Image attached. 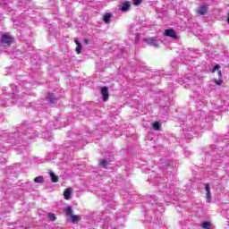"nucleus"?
I'll return each instance as SVG.
<instances>
[{
    "instance_id": "f257e3e1",
    "label": "nucleus",
    "mask_w": 229,
    "mask_h": 229,
    "mask_svg": "<svg viewBox=\"0 0 229 229\" xmlns=\"http://www.w3.org/2000/svg\"><path fill=\"white\" fill-rule=\"evenodd\" d=\"M180 85H183L185 89H191L193 85H196V79L194 76L187 74L185 77L178 80Z\"/></svg>"
},
{
    "instance_id": "f03ea898",
    "label": "nucleus",
    "mask_w": 229,
    "mask_h": 229,
    "mask_svg": "<svg viewBox=\"0 0 229 229\" xmlns=\"http://www.w3.org/2000/svg\"><path fill=\"white\" fill-rule=\"evenodd\" d=\"M211 149L213 150V155L215 157L217 155L218 157H223L224 155H227L229 157V152L226 148L223 147V144L218 143L217 145H213L211 147Z\"/></svg>"
},
{
    "instance_id": "7ed1b4c3",
    "label": "nucleus",
    "mask_w": 229,
    "mask_h": 229,
    "mask_svg": "<svg viewBox=\"0 0 229 229\" xmlns=\"http://www.w3.org/2000/svg\"><path fill=\"white\" fill-rule=\"evenodd\" d=\"M158 191L159 192H165L168 198H173V188H167V185L165 183H159Z\"/></svg>"
},
{
    "instance_id": "20e7f679",
    "label": "nucleus",
    "mask_w": 229,
    "mask_h": 229,
    "mask_svg": "<svg viewBox=\"0 0 229 229\" xmlns=\"http://www.w3.org/2000/svg\"><path fill=\"white\" fill-rule=\"evenodd\" d=\"M38 135V131L33 130L32 128H29L26 131V134H21V139H26V137H28L29 139H35V137H37Z\"/></svg>"
},
{
    "instance_id": "39448f33",
    "label": "nucleus",
    "mask_w": 229,
    "mask_h": 229,
    "mask_svg": "<svg viewBox=\"0 0 229 229\" xmlns=\"http://www.w3.org/2000/svg\"><path fill=\"white\" fill-rule=\"evenodd\" d=\"M143 42H146L148 46H153L154 47H158V40L155 38H145Z\"/></svg>"
},
{
    "instance_id": "423d86ee",
    "label": "nucleus",
    "mask_w": 229,
    "mask_h": 229,
    "mask_svg": "<svg viewBox=\"0 0 229 229\" xmlns=\"http://www.w3.org/2000/svg\"><path fill=\"white\" fill-rule=\"evenodd\" d=\"M201 130H210L212 128V123L207 119H203L200 123Z\"/></svg>"
},
{
    "instance_id": "0eeeda50",
    "label": "nucleus",
    "mask_w": 229,
    "mask_h": 229,
    "mask_svg": "<svg viewBox=\"0 0 229 229\" xmlns=\"http://www.w3.org/2000/svg\"><path fill=\"white\" fill-rule=\"evenodd\" d=\"M205 191H206V199L207 203H210L212 199V193L210 192V185L208 183L205 184Z\"/></svg>"
},
{
    "instance_id": "6e6552de",
    "label": "nucleus",
    "mask_w": 229,
    "mask_h": 229,
    "mask_svg": "<svg viewBox=\"0 0 229 229\" xmlns=\"http://www.w3.org/2000/svg\"><path fill=\"white\" fill-rule=\"evenodd\" d=\"M198 15H207L208 13V6L207 5H200L197 10Z\"/></svg>"
},
{
    "instance_id": "1a4fd4ad",
    "label": "nucleus",
    "mask_w": 229,
    "mask_h": 229,
    "mask_svg": "<svg viewBox=\"0 0 229 229\" xmlns=\"http://www.w3.org/2000/svg\"><path fill=\"white\" fill-rule=\"evenodd\" d=\"M102 99L103 101H108V98L110 97V93L108 92L107 87H103L101 89Z\"/></svg>"
},
{
    "instance_id": "9d476101",
    "label": "nucleus",
    "mask_w": 229,
    "mask_h": 229,
    "mask_svg": "<svg viewBox=\"0 0 229 229\" xmlns=\"http://www.w3.org/2000/svg\"><path fill=\"white\" fill-rule=\"evenodd\" d=\"M2 44H6L7 46H12V37L8 34H4L1 39Z\"/></svg>"
},
{
    "instance_id": "9b49d317",
    "label": "nucleus",
    "mask_w": 229,
    "mask_h": 229,
    "mask_svg": "<svg viewBox=\"0 0 229 229\" xmlns=\"http://www.w3.org/2000/svg\"><path fill=\"white\" fill-rule=\"evenodd\" d=\"M195 131H196V128L195 127H189L187 129V132H185V139H188V140H191L192 139V135L195 134Z\"/></svg>"
},
{
    "instance_id": "f8f14e48",
    "label": "nucleus",
    "mask_w": 229,
    "mask_h": 229,
    "mask_svg": "<svg viewBox=\"0 0 229 229\" xmlns=\"http://www.w3.org/2000/svg\"><path fill=\"white\" fill-rule=\"evenodd\" d=\"M47 99L51 103V105H56V101H58V98H56L55 93H48Z\"/></svg>"
},
{
    "instance_id": "ddd939ff",
    "label": "nucleus",
    "mask_w": 229,
    "mask_h": 229,
    "mask_svg": "<svg viewBox=\"0 0 229 229\" xmlns=\"http://www.w3.org/2000/svg\"><path fill=\"white\" fill-rule=\"evenodd\" d=\"M81 221V216L79 215H72L68 218L69 223H80Z\"/></svg>"
},
{
    "instance_id": "4468645a",
    "label": "nucleus",
    "mask_w": 229,
    "mask_h": 229,
    "mask_svg": "<svg viewBox=\"0 0 229 229\" xmlns=\"http://www.w3.org/2000/svg\"><path fill=\"white\" fill-rule=\"evenodd\" d=\"M165 35L166 37H171V38H176L178 36L176 35V32L173 29H168L165 30Z\"/></svg>"
},
{
    "instance_id": "2eb2a0df",
    "label": "nucleus",
    "mask_w": 229,
    "mask_h": 229,
    "mask_svg": "<svg viewBox=\"0 0 229 229\" xmlns=\"http://www.w3.org/2000/svg\"><path fill=\"white\" fill-rule=\"evenodd\" d=\"M130 8H131V4H130V2L126 1L122 4L120 10L122 12H128V10H130Z\"/></svg>"
},
{
    "instance_id": "dca6fc26",
    "label": "nucleus",
    "mask_w": 229,
    "mask_h": 229,
    "mask_svg": "<svg viewBox=\"0 0 229 229\" xmlns=\"http://www.w3.org/2000/svg\"><path fill=\"white\" fill-rule=\"evenodd\" d=\"M221 65L219 64H216L214 67H213V70H212V72H216V71H217V74H218V77L219 78H223V73L221 72Z\"/></svg>"
},
{
    "instance_id": "f3484780",
    "label": "nucleus",
    "mask_w": 229,
    "mask_h": 229,
    "mask_svg": "<svg viewBox=\"0 0 229 229\" xmlns=\"http://www.w3.org/2000/svg\"><path fill=\"white\" fill-rule=\"evenodd\" d=\"M149 201L155 207H162L161 202L158 200V199H157V197H153Z\"/></svg>"
},
{
    "instance_id": "a211bd4d",
    "label": "nucleus",
    "mask_w": 229,
    "mask_h": 229,
    "mask_svg": "<svg viewBox=\"0 0 229 229\" xmlns=\"http://www.w3.org/2000/svg\"><path fill=\"white\" fill-rule=\"evenodd\" d=\"M110 19H112V13H107L104 15V22H106V24H109Z\"/></svg>"
},
{
    "instance_id": "6ab92c4d",
    "label": "nucleus",
    "mask_w": 229,
    "mask_h": 229,
    "mask_svg": "<svg viewBox=\"0 0 229 229\" xmlns=\"http://www.w3.org/2000/svg\"><path fill=\"white\" fill-rule=\"evenodd\" d=\"M64 199H71V188H67L64 192Z\"/></svg>"
},
{
    "instance_id": "aec40b11",
    "label": "nucleus",
    "mask_w": 229,
    "mask_h": 229,
    "mask_svg": "<svg viewBox=\"0 0 229 229\" xmlns=\"http://www.w3.org/2000/svg\"><path fill=\"white\" fill-rule=\"evenodd\" d=\"M34 182H35V183H44V182H45L44 176L39 175L38 177H35Z\"/></svg>"
},
{
    "instance_id": "412c9836",
    "label": "nucleus",
    "mask_w": 229,
    "mask_h": 229,
    "mask_svg": "<svg viewBox=\"0 0 229 229\" xmlns=\"http://www.w3.org/2000/svg\"><path fill=\"white\" fill-rule=\"evenodd\" d=\"M201 226L203 229H212V224L210 222H203Z\"/></svg>"
},
{
    "instance_id": "4be33fe9",
    "label": "nucleus",
    "mask_w": 229,
    "mask_h": 229,
    "mask_svg": "<svg viewBox=\"0 0 229 229\" xmlns=\"http://www.w3.org/2000/svg\"><path fill=\"white\" fill-rule=\"evenodd\" d=\"M100 165H101V167H104V169H106L108 167V165H110V164L108 163V161L106 159H103L100 161Z\"/></svg>"
},
{
    "instance_id": "5701e85b",
    "label": "nucleus",
    "mask_w": 229,
    "mask_h": 229,
    "mask_svg": "<svg viewBox=\"0 0 229 229\" xmlns=\"http://www.w3.org/2000/svg\"><path fill=\"white\" fill-rule=\"evenodd\" d=\"M72 212H73L72 207V206H68L66 210H65L66 216H69L70 217H72V216H73Z\"/></svg>"
},
{
    "instance_id": "b1692460",
    "label": "nucleus",
    "mask_w": 229,
    "mask_h": 229,
    "mask_svg": "<svg viewBox=\"0 0 229 229\" xmlns=\"http://www.w3.org/2000/svg\"><path fill=\"white\" fill-rule=\"evenodd\" d=\"M51 181L54 183H56L58 182V175L55 174V173L50 174Z\"/></svg>"
},
{
    "instance_id": "393cba45",
    "label": "nucleus",
    "mask_w": 229,
    "mask_h": 229,
    "mask_svg": "<svg viewBox=\"0 0 229 229\" xmlns=\"http://www.w3.org/2000/svg\"><path fill=\"white\" fill-rule=\"evenodd\" d=\"M217 140L218 142H223V140H229V132H228V135L219 136Z\"/></svg>"
},
{
    "instance_id": "a878e982",
    "label": "nucleus",
    "mask_w": 229,
    "mask_h": 229,
    "mask_svg": "<svg viewBox=\"0 0 229 229\" xmlns=\"http://www.w3.org/2000/svg\"><path fill=\"white\" fill-rule=\"evenodd\" d=\"M47 216L50 221H56V216L54 213H48Z\"/></svg>"
},
{
    "instance_id": "bb28decb",
    "label": "nucleus",
    "mask_w": 229,
    "mask_h": 229,
    "mask_svg": "<svg viewBox=\"0 0 229 229\" xmlns=\"http://www.w3.org/2000/svg\"><path fill=\"white\" fill-rule=\"evenodd\" d=\"M76 53L77 55H80V53H81V43H78L76 47Z\"/></svg>"
},
{
    "instance_id": "cd10ccee",
    "label": "nucleus",
    "mask_w": 229,
    "mask_h": 229,
    "mask_svg": "<svg viewBox=\"0 0 229 229\" xmlns=\"http://www.w3.org/2000/svg\"><path fill=\"white\" fill-rule=\"evenodd\" d=\"M153 129H154V130H160V123L155 122V123H153Z\"/></svg>"
},
{
    "instance_id": "c85d7f7f",
    "label": "nucleus",
    "mask_w": 229,
    "mask_h": 229,
    "mask_svg": "<svg viewBox=\"0 0 229 229\" xmlns=\"http://www.w3.org/2000/svg\"><path fill=\"white\" fill-rule=\"evenodd\" d=\"M12 139H19V137H21V136H19V132H13V133H12Z\"/></svg>"
},
{
    "instance_id": "c756f323",
    "label": "nucleus",
    "mask_w": 229,
    "mask_h": 229,
    "mask_svg": "<svg viewBox=\"0 0 229 229\" xmlns=\"http://www.w3.org/2000/svg\"><path fill=\"white\" fill-rule=\"evenodd\" d=\"M142 4V0H134V4L136 6H139V4Z\"/></svg>"
},
{
    "instance_id": "7c9ffc66",
    "label": "nucleus",
    "mask_w": 229,
    "mask_h": 229,
    "mask_svg": "<svg viewBox=\"0 0 229 229\" xmlns=\"http://www.w3.org/2000/svg\"><path fill=\"white\" fill-rule=\"evenodd\" d=\"M140 38V34L136 33V39H135V40L137 41V40H139Z\"/></svg>"
},
{
    "instance_id": "2f4dec72",
    "label": "nucleus",
    "mask_w": 229,
    "mask_h": 229,
    "mask_svg": "<svg viewBox=\"0 0 229 229\" xmlns=\"http://www.w3.org/2000/svg\"><path fill=\"white\" fill-rule=\"evenodd\" d=\"M74 42L75 44L78 46V44H80V41L78 40V38H74Z\"/></svg>"
},
{
    "instance_id": "473e14b6",
    "label": "nucleus",
    "mask_w": 229,
    "mask_h": 229,
    "mask_svg": "<svg viewBox=\"0 0 229 229\" xmlns=\"http://www.w3.org/2000/svg\"><path fill=\"white\" fill-rule=\"evenodd\" d=\"M167 165L170 169H173V165H171V164H168Z\"/></svg>"
},
{
    "instance_id": "72a5a7b5",
    "label": "nucleus",
    "mask_w": 229,
    "mask_h": 229,
    "mask_svg": "<svg viewBox=\"0 0 229 229\" xmlns=\"http://www.w3.org/2000/svg\"><path fill=\"white\" fill-rule=\"evenodd\" d=\"M11 88L15 89V85H11Z\"/></svg>"
},
{
    "instance_id": "f704fd0d",
    "label": "nucleus",
    "mask_w": 229,
    "mask_h": 229,
    "mask_svg": "<svg viewBox=\"0 0 229 229\" xmlns=\"http://www.w3.org/2000/svg\"><path fill=\"white\" fill-rule=\"evenodd\" d=\"M216 85H221V82H216Z\"/></svg>"
},
{
    "instance_id": "c9c22d12",
    "label": "nucleus",
    "mask_w": 229,
    "mask_h": 229,
    "mask_svg": "<svg viewBox=\"0 0 229 229\" xmlns=\"http://www.w3.org/2000/svg\"><path fill=\"white\" fill-rule=\"evenodd\" d=\"M13 94H17V92H15V91H13Z\"/></svg>"
},
{
    "instance_id": "e433bc0d",
    "label": "nucleus",
    "mask_w": 229,
    "mask_h": 229,
    "mask_svg": "<svg viewBox=\"0 0 229 229\" xmlns=\"http://www.w3.org/2000/svg\"><path fill=\"white\" fill-rule=\"evenodd\" d=\"M185 155H189V153L186 152Z\"/></svg>"
},
{
    "instance_id": "4c0bfd02",
    "label": "nucleus",
    "mask_w": 229,
    "mask_h": 229,
    "mask_svg": "<svg viewBox=\"0 0 229 229\" xmlns=\"http://www.w3.org/2000/svg\"><path fill=\"white\" fill-rule=\"evenodd\" d=\"M185 155H189V153L186 152Z\"/></svg>"
},
{
    "instance_id": "58836bf2",
    "label": "nucleus",
    "mask_w": 229,
    "mask_h": 229,
    "mask_svg": "<svg viewBox=\"0 0 229 229\" xmlns=\"http://www.w3.org/2000/svg\"><path fill=\"white\" fill-rule=\"evenodd\" d=\"M2 105H4V103H3Z\"/></svg>"
},
{
    "instance_id": "ea45409f",
    "label": "nucleus",
    "mask_w": 229,
    "mask_h": 229,
    "mask_svg": "<svg viewBox=\"0 0 229 229\" xmlns=\"http://www.w3.org/2000/svg\"><path fill=\"white\" fill-rule=\"evenodd\" d=\"M0 225H1V221H0Z\"/></svg>"
}]
</instances>
